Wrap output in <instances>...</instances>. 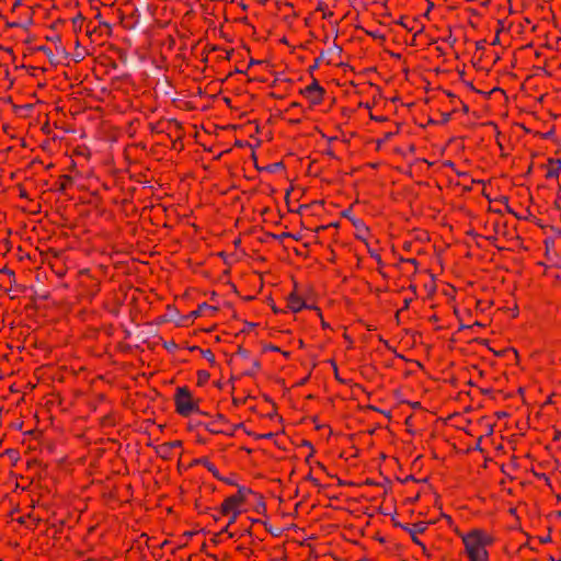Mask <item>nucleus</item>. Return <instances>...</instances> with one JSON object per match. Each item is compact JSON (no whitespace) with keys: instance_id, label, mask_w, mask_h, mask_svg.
<instances>
[{"instance_id":"nucleus-35","label":"nucleus","mask_w":561,"mask_h":561,"mask_svg":"<svg viewBox=\"0 0 561 561\" xmlns=\"http://www.w3.org/2000/svg\"><path fill=\"white\" fill-rule=\"evenodd\" d=\"M331 364H332V365H333V367H334V371H335V376H336V378H339V376H337V367H336V365L334 364V362H331Z\"/></svg>"},{"instance_id":"nucleus-40","label":"nucleus","mask_w":561,"mask_h":561,"mask_svg":"<svg viewBox=\"0 0 561 561\" xmlns=\"http://www.w3.org/2000/svg\"><path fill=\"white\" fill-rule=\"evenodd\" d=\"M506 415H507V414H506L505 412H500V413H497V416H499V417H504V416H506Z\"/></svg>"},{"instance_id":"nucleus-58","label":"nucleus","mask_w":561,"mask_h":561,"mask_svg":"<svg viewBox=\"0 0 561 561\" xmlns=\"http://www.w3.org/2000/svg\"><path fill=\"white\" fill-rule=\"evenodd\" d=\"M559 515L561 516V511L559 512Z\"/></svg>"},{"instance_id":"nucleus-7","label":"nucleus","mask_w":561,"mask_h":561,"mask_svg":"<svg viewBox=\"0 0 561 561\" xmlns=\"http://www.w3.org/2000/svg\"><path fill=\"white\" fill-rule=\"evenodd\" d=\"M392 522H393L394 526L400 527V528H402V529L407 530V531L411 535L412 540H413L416 545L421 546V547L423 548V550L425 551V547H424V545H423V543L417 539V537H416V536H414V530H412V529H411V527H410L409 525H407V524H402V523H400V522H397V520L394 519V517H392Z\"/></svg>"},{"instance_id":"nucleus-10","label":"nucleus","mask_w":561,"mask_h":561,"mask_svg":"<svg viewBox=\"0 0 561 561\" xmlns=\"http://www.w3.org/2000/svg\"><path fill=\"white\" fill-rule=\"evenodd\" d=\"M549 163L551 165H553V168H551L548 173H547V176L548 178H556L558 176L559 174V170L561 169V161L560 160H553V159H550L549 160Z\"/></svg>"},{"instance_id":"nucleus-2","label":"nucleus","mask_w":561,"mask_h":561,"mask_svg":"<svg viewBox=\"0 0 561 561\" xmlns=\"http://www.w3.org/2000/svg\"><path fill=\"white\" fill-rule=\"evenodd\" d=\"M174 401L176 404V411L183 416H187L193 412H198L197 403L193 401L192 394L186 387H180L176 389Z\"/></svg>"},{"instance_id":"nucleus-53","label":"nucleus","mask_w":561,"mask_h":561,"mask_svg":"<svg viewBox=\"0 0 561 561\" xmlns=\"http://www.w3.org/2000/svg\"><path fill=\"white\" fill-rule=\"evenodd\" d=\"M400 24L403 25L405 28H408V26L403 23V21H400Z\"/></svg>"},{"instance_id":"nucleus-47","label":"nucleus","mask_w":561,"mask_h":561,"mask_svg":"<svg viewBox=\"0 0 561 561\" xmlns=\"http://www.w3.org/2000/svg\"><path fill=\"white\" fill-rule=\"evenodd\" d=\"M32 24V21L25 22L24 27H27V25Z\"/></svg>"},{"instance_id":"nucleus-30","label":"nucleus","mask_w":561,"mask_h":561,"mask_svg":"<svg viewBox=\"0 0 561 561\" xmlns=\"http://www.w3.org/2000/svg\"><path fill=\"white\" fill-rule=\"evenodd\" d=\"M220 480H221V481H224V482H226V483H228V484H234L233 480L228 479V478H224V477H222V479H220Z\"/></svg>"},{"instance_id":"nucleus-36","label":"nucleus","mask_w":561,"mask_h":561,"mask_svg":"<svg viewBox=\"0 0 561 561\" xmlns=\"http://www.w3.org/2000/svg\"><path fill=\"white\" fill-rule=\"evenodd\" d=\"M302 445H304L305 447H310V448L312 447V446H311V444H310L309 442H307V440H304V442H302Z\"/></svg>"},{"instance_id":"nucleus-18","label":"nucleus","mask_w":561,"mask_h":561,"mask_svg":"<svg viewBox=\"0 0 561 561\" xmlns=\"http://www.w3.org/2000/svg\"><path fill=\"white\" fill-rule=\"evenodd\" d=\"M199 382H204L209 378V374L205 370L198 371Z\"/></svg>"},{"instance_id":"nucleus-29","label":"nucleus","mask_w":561,"mask_h":561,"mask_svg":"<svg viewBox=\"0 0 561 561\" xmlns=\"http://www.w3.org/2000/svg\"><path fill=\"white\" fill-rule=\"evenodd\" d=\"M83 58V56L81 54H76V56L73 57V60L76 62L80 61L81 59Z\"/></svg>"},{"instance_id":"nucleus-50","label":"nucleus","mask_w":561,"mask_h":561,"mask_svg":"<svg viewBox=\"0 0 561 561\" xmlns=\"http://www.w3.org/2000/svg\"><path fill=\"white\" fill-rule=\"evenodd\" d=\"M228 530V525L226 527H222L221 533H226Z\"/></svg>"},{"instance_id":"nucleus-56","label":"nucleus","mask_w":561,"mask_h":561,"mask_svg":"<svg viewBox=\"0 0 561 561\" xmlns=\"http://www.w3.org/2000/svg\"><path fill=\"white\" fill-rule=\"evenodd\" d=\"M391 136H392V134H391V133H389V134H387V135H386V137H387V138H390Z\"/></svg>"},{"instance_id":"nucleus-37","label":"nucleus","mask_w":561,"mask_h":561,"mask_svg":"<svg viewBox=\"0 0 561 561\" xmlns=\"http://www.w3.org/2000/svg\"><path fill=\"white\" fill-rule=\"evenodd\" d=\"M308 480L312 481L314 484H317V480L314 478H312L310 474L307 477Z\"/></svg>"},{"instance_id":"nucleus-19","label":"nucleus","mask_w":561,"mask_h":561,"mask_svg":"<svg viewBox=\"0 0 561 561\" xmlns=\"http://www.w3.org/2000/svg\"><path fill=\"white\" fill-rule=\"evenodd\" d=\"M328 53L329 54H333V53L341 54L342 48L337 45H333L331 48H329Z\"/></svg>"},{"instance_id":"nucleus-28","label":"nucleus","mask_w":561,"mask_h":561,"mask_svg":"<svg viewBox=\"0 0 561 561\" xmlns=\"http://www.w3.org/2000/svg\"><path fill=\"white\" fill-rule=\"evenodd\" d=\"M236 520H237L236 514H232L231 517L229 518L228 526L233 524Z\"/></svg>"},{"instance_id":"nucleus-41","label":"nucleus","mask_w":561,"mask_h":561,"mask_svg":"<svg viewBox=\"0 0 561 561\" xmlns=\"http://www.w3.org/2000/svg\"><path fill=\"white\" fill-rule=\"evenodd\" d=\"M285 237H293L291 233H283L279 238H285Z\"/></svg>"},{"instance_id":"nucleus-44","label":"nucleus","mask_w":561,"mask_h":561,"mask_svg":"<svg viewBox=\"0 0 561 561\" xmlns=\"http://www.w3.org/2000/svg\"><path fill=\"white\" fill-rule=\"evenodd\" d=\"M248 328H254L255 323H247Z\"/></svg>"},{"instance_id":"nucleus-33","label":"nucleus","mask_w":561,"mask_h":561,"mask_svg":"<svg viewBox=\"0 0 561 561\" xmlns=\"http://www.w3.org/2000/svg\"><path fill=\"white\" fill-rule=\"evenodd\" d=\"M59 51H60V54H61L62 56H65V57H68V56H69V54H68V53L66 51V49H64V48H60V49H59Z\"/></svg>"},{"instance_id":"nucleus-45","label":"nucleus","mask_w":561,"mask_h":561,"mask_svg":"<svg viewBox=\"0 0 561 561\" xmlns=\"http://www.w3.org/2000/svg\"><path fill=\"white\" fill-rule=\"evenodd\" d=\"M19 24L18 23H10L9 26L10 27H14V26H18Z\"/></svg>"},{"instance_id":"nucleus-59","label":"nucleus","mask_w":561,"mask_h":561,"mask_svg":"<svg viewBox=\"0 0 561 561\" xmlns=\"http://www.w3.org/2000/svg\"><path fill=\"white\" fill-rule=\"evenodd\" d=\"M18 1L20 2L21 0H18Z\"/></svg>"},{"instance_id":"nucleus-49","label":"nucleus","mask_w":561,"mask_h":561,"mask_svg":"<svg viewBox=\"0 0 561 561\" xmlns=\"http://www.w3.org/2000/svg\"><path fill=\"white\" fill-rule=\"evenodd\" d=\"M32 24V21L25 22L24 27H27V25Z\"/></svg>"},{"instance_id":"nucleus-17","label":"nucleus","mask_w":561,"mask_h":561,"mask_svg":"<svg viewBox=\"0 0 561 561\" xmlns=\"http://www.w3.org/2000/svg\"><path fill=\"white\" fill-rule=\"evenodd\" d=\"M39 50H43L44 53H46V56L49 58L50 62H55L54 55L49 50V48L42 46V47H39Z\"/></svg>"},{"instance_id":"nucleus-25","label":"nucleus","mask_w":561,"mask_h":561,"mask_svg":"<svg viewBox=\"0 0 561 561\" xmlns=\"http://www.w3.org/2000/svg\"><path fill=\"white\" fill-rule=\"evenodd\" d=\"M265 350H270V351H274V352L279 351V348L277 346H275V345H266Z\"/></svg>"},{"instance_id":"nucleus-52","label":"nucleus","mask_w":561,"mask_h":561,"mask_svg":"<svg viewBox=\"0 0 561 561\" xmlns=\"http://www.w3.org/2000/svg\"><path fill=\"white\" fill-rule=\"evenodd\" d=\"M392 56H393L394 58H400V55H399V54H392Z\"/></svg>"},{"instance_id":"nucleus-3","label":"nucleus","mask_w":561,"mask_h":561,"mask_svg":"<svg viewBox=\"0 0 561 561\" xmlns=\"http://www.w3.org/2000/svg\"><path fill=\"white\" fill-rule=\"evenodd\" d=\"M301 93L310 98L312 103L318 104L321 102L324 90L317 80H313L310 85L301 91Z\"/></svg>"},{"instance_id":"nucleus-39","label":"nucleus","mask_w":561,"mask_h":561,"mask_svg":"<svg viewBox=\"0 0 561 561\" xmlns=\"http://www.w3.org/2000/svg\"><path fill=\"white\" fill-rule=\"evenodd\" d=\"M411 299H405L404 300V308H408L409 304H410Z\"/></svg>"},{"instance_id":"nucleus-24","label":"nucleus","mask_w":561,"mask_h":561,"mask_svg":"<svg viewBox=\"0 0 561 561\" xmlns=\"http://www.w3.org/2000/svg\"><path fill=\"white\" fill-rule=\"evenodd\" d=\"M369 253H370V255H371L373 257H375V259L377 260V262H380V261H381L380 256H379L376 252H374V251L369 250Z\"/></svg>"},{"instance_id":"nucleus-51","label":"nucleus","mask_w":561,"mask_h":561,"mask_svg":"<svg viewBox=\"0 0 561 561\" xmlns=\"http://www.w3.org/2000/svg\"><path fill=\"white\" fill-rule=\"evenodd\" d=\"M191 351L199 350L197 346L190 347Z\"/></svg>"},{"instance_id":"nucleus-38","label":"nucleus","mask_w":561,"mask_h":561,"mask_svg":"<svg viewBox=\"0 0 561 561\" xmlns=\"http://www.w3.org/2000/svg\"><path fill=\"white\" fill-rule=\"evenodd\" d=\"M433 7H434V4H433V3H430V5H428V8H427V12L425 13V15H427V14H428V12L431 11V9H432Z\"/></svg>"},{"instance_id":"nucleus-6","label":"nucleus","mask_w":561,"mask_h":561,"mask_svg":"<svg viewBox=\"0 0 561 561\" xmlns=\"http://www.w3.org/2000/svg\"><path fill=\"white\" fill-rule=\"evenodd\" d=\"M239 503H240V499L238 496H230V497H228L222 503V506H221L222 513L224 514H228L232 508L238 506Z\"/></svg>"},{"instance_id":"nucleus-26","label":"nucleus","mask_w":561,"mask_h":561,"mask_svg":"<svg viewBox=\"0 0 561 561\" xmlns=\"http://www.w3.org/2000/svg\"><path fill=\"white\" fill-rule=\"evenodd\" d=\"M165 347H167L168 350H173V348H175V347H176V345H175V343H173V342H169V343H165Z\"/></svg>"},{"instance_id":"nucleus-11","label":"nucleus","mask_w":561,"mask_h":561,"mask_svg":"<svg viewBox=\"0 0 561 561\" xmlns=\"http://www.w3.org/2000/svg\"><path fill=\"white\" fill-rule=\"evenodd\" d=\"M197 462L203 463L208 469V471H210L217 479H222L216 467L213 463H210L207 459H198Z\"/></svg>"},{"instance_id":"nucleus-46","label":"nucleus","mask_w":561,"mask_h":561,"mask_svg":"<svg viewBox=\"0 0 561 561\" xmlns=\"http://www.w3.org/2000/svg\"><path fill=\"white\" fill-rule=\"evenodd\" d=\"M497 43H499V37L496 36L492 44L495 45Z\"/></svg>"},{"instance_id":"nucleus-22","label":"nucleus","mask_w":561,"mask_h":561,"mask_svg":"<svg viewBox=\"0 0 561 561\" xmlns=\"http://www.w3.org/2000/svg\"><path fill=\"white\" fill-rule=\"evenodd\" d=\"M0 272L4 273V274H8L9 276L13 277L14 276V272L11 271V270H8V268H2L0 270Z\"/></svg>"},{"instance_id":"nucleus-57","label":"nucleus","mask_w":561,"mask_h":561,"mask_svg":"<svg viewBox=\"0 0 561 561\" xmlns=\"http://www.w3.org/2000/svg\"><path fill=\"white\" fill-rule=\"evenodd\" d=\"M257 62H259V61H256V60H252V61H251V65H253V64H257Z\"/></svg>"},{"instance_id":"nucleus-8","label":"nucleus","mask_w":561,"mask_h":561,"mask_svg":"<svg viewBox=\"0 0 561 561\" xmlns=\"http://www.w3.org/2000/svg\"><path fill=\"white\" fill-rule=\"evenodd\" d=\"M179 446H181V442L180 440H174V442H171V443L163 444V445H161L159 447L158 454L161 457H168L170 450H172V448L179 447Z\"/></svg>"},{"instance_id":"nucleus-23","label":"nucleus","mask_w":561,"mask_h":561,"mask_svg":"<svg viewBox=\"0 0 561 561\" xmlns=\"http://www.w3.org/2000/svg\"><path fill=\"white\" fill-rule=\"evenodd\" d=\"M449 119H450V114L449 113L443 114V119H442L443 123H447Z\"/></svg>"},{"instance_id":"nucleus-4","label":"nucleus","mask_w":561,"mask_h":561,"mask_svg":"<svg viewBox=\"0 0 561 561\" xmlns=\"http://www.w3.org/2000/svg\"><path fill=\"white\" fill-rule=\"evenodd\" d=\"M342 216L345 217V218H348L352 221V226H355V228L357 229V238L362 239V240H365V234L367 233L368 228L366 227L364 221H362L358 218L352 217L351 209H345L342 213Z\"/></svg>"},{"instance_id":"nucleus-32","label":"nucleus","mask_w":561,"mask_h":561,"mask_svg":"<svg viewBox=\"0 0 561 561\" xmlns=\"http://www.w3.org/2000/svg\"><path fill=\"white\" fill-rule=\"evenodd\" d=\"M272 436H273V433H267V434H264V435H260L259 437H260V438H263V437H264V438H270V437H272Z\"/></svg>"},{"instance_id":"nucleus-5","label":"nucleus","mask_w":561,"mask_h":561,"mask_svg":"<svg viewBox=\"0 0 561 561\" xmlns=\"http://www.w3.org/2000/svg\"><path fill=\"white\" fill-rule=\"evenodd\" d=\"M288 306L294 312H298L299 310L304 308H312L311 306L307 305L300 297L296 296L295 294H291L288 297Z\"/></svg>"},{"instance_id":"nucleus-12","label":"nucleus","mask_w":561,"mask_h":561,"mask_svg":"<svg viewBox=\"0 0 561 561\" xmlns=\"http://www.w3.org/2000/svg\"><path fill=\"white\" fill-rule=\"evenodd\" d=\"M432 522H420V523H416L414 524L411 529L414 530V536H416L417 533H424L427 525L431 524Z\"/></svg>"},{"instance_id":"nucleus-15","label":"nucleus","mask_w":561,"mask_h":561,"mask_svg":"<svg viewBox=\"0 0 561 561\" xmlns=\"http://www.w3.org/2000/svg\"><path fill=\"white\" fill-rule=\"evenodd\" d=\"M201 353H202L203 357H205L209 363H211V364L215 363V356L213 355V353L209 350H201Z\"/></svg>"},{"instance_id":"nucleus-54","label":"nucleus","mask_w":561,"mask_h":561,"mask_svg":"<svg viewBox=\"0 0 561 561\" xmlns=\"http://www.w3.org/2000/svg\"><path fill=\"white\" fill-rule=\"evenodd\" d=\"M409 262H411V264H414V263H415V260H414V259H411V260H409Z\"/></svg>"},{"instance_id":"nucleus-14","label":"nucleus","mask_w":561,"mask_h":561,"mask_svg":"<svg viewBox=\"0 0 561 561\" xmlns=\"http://www.w3.org/2000/svg\"><path fill=\"white\" fill-rule=\"evenodd\" d=\"M284 168V164L283 162H275V163H272V164H268L267 167L264 168V170L268 171V172H276L280 169Z\"/></svg>"},{"instance_id":"nucleus-31","label":"nucleus","mask_w":561,"mask_h":561,"mask_svg":"<svg viewBox=\"0 0 561 561\" xmlns=\"http://www.w3.org/2000/svg\"><path fill=\"white\" fill-rule=\"evenodd\" d=\"M231 511H232V514H236V517H238L239 514L241 513V511L237 506L234 508H232Z\"/></svg>"},{"instance_id":"nucleus-43","label":"nucleus","mask_w":561,"mask_h":561,"mask_svg":"<svg viewBox=\"0 0 561 561\" xmlns=\"http://www.w3.org/2000/svg\"><path fill=\"white\" fill-rule=\"evenodd\" d=\"M15 428L20 430L22 427V423H18L14 425Z\"/></svg>"},{"instance_id":"nucleus-9","label":"nucleus","mask_w":561,"mask_h":561,"mask_svg":"<svg viewBox=\"0 0 561 561\" xmlns=\"http://www.w3.org/2000/svg\"><path fill=\"white\" fill-rule=\"evenodd\" d=\"M204 310L215 311L216 308L207 305L206 302H203L198 306V308L196 310L192 311L187 317L190 319H195V318L199 317Z\"/></svg>"},{"instance_id":"nucleus-1","label":"nucleus","mask_w":561,"mask_h":561,"mask_svg":"<svg viewBox=\"0 0 561 561\" xmlns=\"http://www.w3.org/2000/svg\"><path fill=\"white\" fill-rule=\"evenodd\" d=\"M462 540L471 561L486 560L488 552L485 546L491 541L490 537L476 529L463 536Z\"/></svg>"},{"instance_id":"nucleus-27","label":"nucleus","mask_w":561,"mask_h":561,"mask_svg":"<svg viewBox=\"0 0 561 561\" xmlns=\"http://www.w3.org/2000/svg\"><path fill=\"white\" fill-rule=\"evenodd\" d=\"M550 540H551L550 536H546V537H541L540 538V541L543 542V543L550 542Z\"/></svg>"},{"instance_id":"nucleus-13","label":"nucleus","mask_w":561,"mask_h":561,"mask_svg":"<svg viewBox=\"0 0 561 561\" xmlns=\"http://www.w3.org/2000/svg\"><path fill=\"white\" fill-rule=\"evenodd\" d=\"M251 493H253L251 489L240 485L238 488V494L236 496H238L240 499V502H242L244 499V495L251 494Z\"/></svg>"},{"instance_id":"nucleus-55","label":"nucleus","mask_w":561,"mask_h":561,"mask_svg":"<svg viewBox=\"0 0 561 561\" xmlns=\"http://www.w3.org/2000/svg\"><path fill=\"white\" fill-rule=\"evenodd\" d=\"M462 111H466V112H467V111H468V106H467V105H465V107H462Z\"/></svg>"},{"instance_id":"nucleus-34","label":"nucleus","mask_w":561,"mask_h":561,"mask_svg":"<svg viewBox=\"0 0 561 561\" xmlns=\"http://www.w3.org/2000/svg\"><path fill=\"white\" fill-rule=\"evenodd\" d=\"M82 19V16L80 14H78L75 19H73V23H77L78 21H80Z\"/></svg>"},{"instance_id":"nucleus-48","label":"nucleus","mask_w":561,"mask_h":561,"mask_svg":"<svg viewBox=\"0 0 561 561\" xmlns=\"http://www.w3.org/2000/svg\"><path fill=\"white\" fill-rule=\"evenodd\" d=\"M32 24V21L25 22L24 27H27V25Z\"/></svg>"},{"instance_id":"nucleus-16","label":"nucleus","mask_w":561,"mask_h":561,"mask_svg":"<svg viewBox=\"0 0 561 561\" xmlns=\"http://www.w3.org/2000/svg\"><path fill=\"white\" fill-rule=\"evenodd\" d=\"M264 510H265V503L263 502L262 497H260V496H259V497H257V503H256V505H255V511H256L257 513H261V512H262V511H264Z\"/></svg>"},{"instance_id":"nucleus-42","label":"nucleus","mask_w":561,"mask_h":561,"mask_svg":"<svg viewBox=\"0 0 561 561\" xmlns=\"http://www.w3.org/2000/svg\"><path fill=\"white\" fill-rule=\"evenodd\" d=\"M259 367H260V363H259V362H254V363H253V368H255V369H256V368H259Z\"/></svg>"},{"instance_id":"nucleus-21","label":"nucleus","mask_w":561,"mask_h":561,"mask_svg":"<svg viewBox=\"0 0 561 561\" xmlns=\"http://www.w3.org/2000/svg\"><path fill=\"white\" fill-rule=\"evenodd\" d=\"M238 354H239L240 356H242L243 358H248V357H249V352H248V351H245V350H243V348H241V347H239V350H238Z\"/></svg>"},{"instance_id":"nucleus-20","label":"nucleus","mask_w":561,"mask_h":561,"mask_svg":"<svg viewBox=\"0 0 561 561\" xmlns=\"http://www.w3.org/2000/svg\"><path fill=\"white\" fill-rule=\"evenodd\" d=\"M322 57H323V53H322V54H321V56H320V57L314 61V64L309 68V71H310V72L314 71V70L318 68L319 62H320V60L322 59Z\"/></svg>"}]
</instances>
